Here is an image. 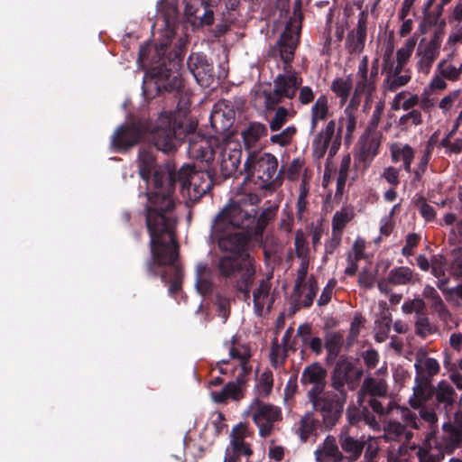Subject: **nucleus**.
Returning <instances> with one entry per match:
<instances>
[{"label": "nucleus", "mask_w": 462, "mask_h": 462, "mask_svg": "<svg viewBox=\"0 0 462 462\" xmlns=\"http://www.w3.org/2000/svg\"><path fill=\"white\" fill-rule=\"evenodd\" d=\"M194 129L192 124H185L180 112L163 111L151 130V141L158 151L169 154L174 152L188 135L192 134L189 137L188 153L202 165L198 166L193 173L190 190H193L195 198H199L214 185L216 171L212 163L216 152L209 140L194 136Z\"/></svg>", "instance_id": "obj_1"}, {"label": "nucleus", "mask_w": 462, "mask_h": 462, "mask_svg": "<svg viewBox=\"0 0 462 462\" xmlns=\"http://www.w3.org/2000/svg\"><path fill=\"white\" fill-rule=\"evenodd\" d=\"M147 231L150 236L151 258L146 262L148 275H160L165 284H169V294L175 296L180 290L183 279L181 266L177 263L179 245L172 230V220L167 215L149 208L147 213Z\"/></svg>", "instance_id": "obj_2"}, {"label": "nucleus", "mask_w": 462, "mask_h": 462, "mask_svg": "<svg viewBox=\"0 0 462 462\" xmlns=\"http://www.w3.org/2000/svg\"><path fill=\"white\" fill-rule=\"evenodd\" d=\"M197 165H183L178 172L168 169L167 171H157L153 174L152 190L144 193L146 204L144 207L145 225L147 226L148 209L153 208L159 213L167 215L172 220V230L176 225L174 216L175 203L172 198L176 182L180 184L182 189L190 192V180L195 172Z\"/></svg>", "instance_id": "obj_3"}, {"label": "nucleus", "mask_w": 462, "mask_h": 462, "mask_svg": "<svg viewBox=\"0 0 462 462\" xmlns=\"http://www.w3.org/2000/svg\"><path fill=\"white\" fill-rule=\"evenodd\" d=\"M328 371L319 363L308 365L302 370L300 383L304 387L310 386L306 393L307 399L314 411L321 416V423L326 430H331L335 425L333 404L330 390H326Z\"/></svg>", "instance_id": "obj_4"}, {"label": "nucleus", "mask_w": 462, "mask_h": 462, "mask_svg": "<svg viewBox=\"0 0 462 462\" xmlns=\"http://www.w3.org/2000/svg\"><path fill=\"white\" fill-rule=\"evenodd\" d=\"M180 58L176 53L160 56L156 65L144 74L143 93L146 98H154L164 93L180 94L183 88L180 73Z\"/></svg>", "instance_id": "obj_5"}, {"label": "nucleus", "mask_w": 462, "mask_h": 462, "mask_svg": "<svg viewBox=\"0 0 462 462\" xmlns=\"http://www.w3.org/2000/svg\"><path fill=\"white\" fill-rule=\"evenodd\" d=\"M278 159L273 154L249 152L244 164L245 180L254 182L261 189L275 190L282 184L283 169L278 171Z\"/></svg>", "instance_id": "obj_6"}, {"label": "nucleus", "mask_w": 462, "mask_h": 462, "mask_svg": "<svg viewBox=\"0 0 462 462\" xmlns=\"http://www.w3.org/2000/svg\"><path fill=\"white\" fill-rule=\"evenodd\" d=\"M346 116L341 117L339 120V127L337 134L336 122L330 120L326 127L322 129L313 139L311 143L313 156L317 159H321L325 156L328 147L329 158L334 157L341 146L342 141V128L346 127L345 143L349 144L351 143L352 134L356 126V117L352 112H348V107L345 110Z\"/></svg>", "instance_id": "obj_7"}, {"label": "nucleus", "mask_w": 462, "mask_h": 462, "mask_svg": "<svg viewBox=\"0 0 462 462\" xmlns=\"http://www.w3.org/2000/svg\"><path fill=\"white\" fill-rule=\"evenodd\" d=\"M222 277L227 279L226 285L242 294L244 300L250 299L251 287L255 276L254 259L250 254H242L238 262L224 259L217 266Z\"/></svg>", "instance_id": "obj_8"}, {"label": "nucleus", "mask_w": 462, "mask_h": 462, "mask_svg": "<svg viewBox=\"0 0 462 462\" xmlns=\"http://www.w3.org/2000/svg\"><path fill=\"white\" fill-rule=\"evenodd\" d=\"M258 213L256 208L246 200L233 201L226 205L214 218L215 230H236L253 235L254 214Z\"/></svg>", "instance_id": "obj_9"}, {"label": "nucleus", "mask_w": 462, "mask_h": 462, "mask_svg": "<svg viewBox=\"0 0 462 462\" xmlns=\"http://www.w3.org/2000/svg\"><path fill=\"white\" fill-rule=\"evenodd\" d=\"M354 364L346 357H340L330 373L331 397L335 425H337L344 412V407L347 401L348 391H351V373Z\"/></svg>", "instance_id": "obj_10"}, {"label": "nucleus", "mask_w": 462, "mask_h": 462, "mask_svg": "<svg viewBox=\"0 0 462 462\" xmlns=\"http://www.w3.org/2000/svg\"><path fill=\"white\" fill-rule=\"evenodd\" d=\"M302 84V78L295 71L287 69L284 74H278L273 79V89H263L265 110L273 111L283 99H292Z\"/></svg>", "instance_id": "obj_11"}, {"label": "nucleus", "mask_w": 462, "mask_h": 462, "mask_svg": "<svg viewBox=\"0 0 462 462\" xmlns=\"http://www.w3.org/2000/svg\"><path fill=\"white\" fill-rule=\"evenodd\" d=\"M247 415L259 430V436L269 437L274 430L275 424L282 420V409L274 404L264 402L258 397L249 404Z\"/></svg>", "instance_id": "obj_12"}, {"label": "nucleus", "mask_w": 462, "mask_h": 462, "mask_svg": "<svg viewBox=\"0 0 462 462\" xmlns=\"http://www.w3.org/2000/svg\"><path fill=\"white\" fill-rule=\"evenodd\" d=\"M254 236L248 233H242L232 229H224L217 232L215 230V222L211 226V237L217 243L221 251L230 253L229 255L240 256L242 254H250L245 251V247Z\"/></svg>", "instance_id": "obj_13"}, {"label": "nucleus", "mask_w": 462, "mask_h": 462, "mask_svg": "<svg viewBox=\"0 0 462 462\" xmlns=\"http://www.w3.org/2000/svg\"><path fill=\"white\" fill-rule=\"evenodd\" d=\"M240 256L232 255H219L215 257L211 265L209 266L207 263L199 262L196 265V287L199 292L202 295L210 294L213 291L212 279L216 277L220 282L226 284L227 279L222 277L217 270V265L224 259H230L234 262H238Z\"/></svg>", "instance_id": "obj_14"}, {"label": "nucleus", "mask_w": 462, "mask_h": 462, "mask_svg": "<svg viewBox=\"0 0 462 462\" xmlns=\"http://www.w3.org/2000/svg\"><path fill=\"white\" fill-rule=\"evenodd\" d=\"M145 132L141 121L121 125L112 136L111 145L116 151L129 149L141 142Z\"/></svg>", "instance_id": "obj_15"}, {"label": "nucleus", "mask_w": 462, "mask_h": 462, "mask_svg": "<svg viewBox=\"0 0 462 462\" xmlns=\"http://www.w3.org/2000/svg\"><path fill=\"white\" fill-rule=\"evenodd\" d=\"M380 140L370 135L361 140L358 151L354 154L356 171L365 172L379 152Z\"/></svg>", "instance_id": "obj_16"}, {"label": "nucleus", "mask_w": 462, "mask_h": 462, "mask_svg": "<svg viewBox=\"0 0 462 462\" xmlns=\"http://www.w3.org/2000/svg\"><path fill=\"white\" fill-rule=\"evenodd\" d=\"M188 69L198 84L208 87L213 82V65L203 53H191L187 60Z\"/></svg>", "instance_id": "obj_17"}, {"label": "nucleus", "mask_w": 462, "mask_h": 462, "mask_svg": "<svg viewBox=\"0 0 462 462\" xmlns=\"http://www.w3.org/2000/svg\"><path fill=\"white\" fill-rule=\"evenodd\" d=\"M298 42L299 40L293 35L292 31L286 27V30L281 35L277 44L272 50L273 55L278 54L282 60L284 64L283 69L285 71L291 69V62Z\"/></svg>", "instance_id": "obj_18"}, {"label": "nucleus", "mask_w": 462, "mask_h": 462, "mask_svg": "<svg viewBox=\"0 0 462 462\" xmlns=\"http://www.w3.org/2000/svg\"><path fill=\"white\" fill-rule=\"evenodd\" d=\"M417 374L415 377V385L413 387V396L409 403L414 409L420 408L434 395L435 387L431 383L430 376H426L418 365H415Z\"/></svg>", "instance_id": "obj_19"}, {"label": "nucleus", "mask_w": 462, "mask_h": 462, "mask_svg": "<svg viewBox=\"0 0 462 462\" xmlns=\"http://www.w3.org/2000/svg\"><path fill=\"white\" fill-rule=\"evenodd\" d=\"M209 121L216 134H223L229 131L235 122V111L226 103H217L210 114Z\"/></svg>", "instance_id": "obj_20"}, {"label": "nucleus", "mask_w": 462, "mask_h": 462, "mask_svg": "<svg viewBox=\"0 0 462 462\" xmlns=\"http://www.w3.org/2000/svg\"><path fill=\"white\" fill-rule=\"evenodd\" d=\"M216 153L218 152L217 162L220 166V172L224 179H228L236 174L237 171L241 158V149H231L228 147L219 148L215 150Z\"/></svg>", "instance_id": "obj_21"}, {"label": "nucleus", "mask_w": 462, "mask_h": 462, "mask_svg": "<svg viewBox=\"0 0 462 462\" xmlns=\"http://www.w3.org/2000/svg\"><path fill=\"white\" fill-rule=\"evenodd\" d=\"M388 386L384 380L368 376L365 378L357 392L356 402L362 406L367 398H386Z\"/></svg>", "instance_id": "obj_22"}, {"label": "nucleus", "mask_w": 462, "mask_h": 462, "mask_svg": "<svg viewBox=\"0 0 462 462\" xmlns=\"http://www.w3.org/2000/svg\"><path fill=\"white\" fill-rule=\"evenodd\" d=\"M368 14L365 11H362L358 15L357 27L356 31H350L346 40V48L350 54L360 53L365 48L366 40Z\"/></svg>", "instance_id": "obj_23"}, {"label": "nucleus", "mask_w": 462, "mask_h": 462, "mask_svg": "<svg viewBox=\"0 0 462 462\" xmlns=\"http://www.w3.org/2000/svg\"><path fill=\"white\" fill-rule=\"evenodd\" d=\"M422 295L430 301L431 309L437 312L439 319L447 326L453 323L455 327L458 326V322L453 320V316L447 309L444 301L436 289L430 285H426L423 289Z\"/></svg>", "instance_id": "obj_24"}, {"label": "nucleus", "mask_w": 462, "mask_h": 462, "mask_svg": "<svg viewBox=\"0 0 462 462\" xmlns=\"http://www.w3.org/2000/svg\"><path fill=\"white\" fill-rule=\"evenodd\" d=\"M346 419L350 425L358 426L361 422L368 425L371 429L379 428L375 416L369 411L365 403L362 406L349 405L346 409Z\"/></svg>", "instance_id": "obj_25"}, {"label": "nucleus", "mask_w": 462, "mask_h": 462, "mask_svg": "<svg viewBox=\"0 0 462 462\" xmlns=\"http://www.w3.org/2000/svg\"><path fill=\"white\" fill-rule=\"evenodd\" d=\"M316 458L320 462H342L344 456L339 450L336 438L328 435L324 439L321 448L315 451Z\"/></svg>", "instance_id": "obj_26"}, {"label": "nucleus", "mask_w": 462, "mask_h": 462, "mask_svg": "<svg viewBox=\"0 0 462 462\" xmlns=\"http://www.w3.org/2000/svg\"><path fill=\"white\" fill-rule=\"evenodd\" d=\"M338 441L342 450L346 454L344 458L347 462H355L360 457L365 447L364 441L353 438L346 432L340 433Z\"/></svg>", "instance_id": "obj_27"}, {"label": "nucleus", "mask_w": 462, "mask_h": 462, "mask_svg": "<svg viewBox=\"0 0 462 462\" xmlns=\"http://www.w3.org/2000/svg\"><path fill=\"white\" fill-rule=\"evenodd\" d=\"M187 12L195 18L199 19L201 25H212L214 23V12L207 0H190L186 5Z\"/></svg>", "instance_id": "obj_28"}, {"label": "nucleus", "mask_w": 462, "mask_h": 462, "mask_svg": "<svg viewBox=\"0 0 462 462\" xmlns=\"http://www.w3.org/2000/svg\"><path fill=\"white\" fill-rule=\"evenodd\" d=\"M241 134L245 149L250 150L255 147L262 137L268 134V129L263 123L252 122L242 131Z\"/></svg>", "instance_id": "obj_29"}, {"label": "nucleus", "mask_w": 462, "mask_h": 462, "mask_svg": "<svg viewBox=\"0 0 462 462\" xmlns=\"http://www.w3.org/2000/svg\"><path fill=\"white\" fill-rule=\"evenodd\" d=\"M157 171H162L161 169H157L156 159L153 152L148 149H142L139 152V173L141 178L149 183L151 177H153V174ZM153 178H152V180Z\"/></svg>", "instance_id": "obj_30"}, {"label": "nucleus", "mask_w": 462, "mask_h": 462, "mask_svg": "<svg viewBox=\"0 0 462 462\" xmlns=\"http://www.w3.org/2000/svg\"><path fill=\"white\" fill-rule=\"evenodd\" d=\"M434 395L439 405L448 410L452 407L457 399V393L452 384L448 382L442 380L437 387H435Z\"/></svg>", "instance_id": "obj_31"}, {"label": "nucleus", "mask_w": 462, "mask_h": 462, "mask_svg": "<svg viewBox=\"0 0 462 462\" xmlns=\"http://www.w3.org/2000/svg\"><path fill=\"white\" fill-rule=\"evenodd\" d=\"M212 400L217 403H227L228 400L239 402L245 397V392L240 387L228 382L220 391L211 393Z\"/></svg>", "instance_id": "obj_32"}, {"label": "nucleus", "mask_w": 462, "mask_h": 462, "mask_svg": "<svg viewBox=\"0 0 462 462\" xmlns=\"http://www.w3.org/2000/svg\"><path fill=\"white\" fill-rule=\"evenodd\" d=\"M417 280L418 273L407 266L394 267L388 273V281L393 285H406L414 283Z\"/></svg>", "instance_id": "obj_33"}, {"label": "nucleus", "mask_w": 462, "mask_h": 462, "mask_svg": "<svg viewBox=\"0 0 462 462\" xmlns=\"http://www.w3.org/2000/svg\"><path fill=\"white\" fill-rule=\"evenodd\" d=\"M277 210V206H269L263 208L258 217L257 213L254 214V221L252 226L254 237L263 236L267 225L275 217Z\"/></svg>", "instance_id": "obj_34"}, {"label": "nucleus", "mask_w": 462, "mask_h": 462, "mask_svg": "<svg viewBox=\"0 0 462 462\" xmlns=\"http://www.w3.org/2000/svg\"><path fill=\"white\" fill-rule=\"evenodd\" d=\"M304 289L308 291L303 295V291H301V297L300 300L298 297H294L295 310H298L300 308H310L313 304L314 299L319 291V285L314 276H310L309 278L304 285Z\"/></svg>", "instance_id": "obj_35"}, {"label": "nucleus", "mask_w": 462, "mask_h": 462, "mask_svg": "<svg viewBox=\"0 0 462 462\" xmlns=\"http://www.w3.org/2000/svg\"><path fill=\"white\" fill-rule=\"evenodd\" d=\"M319 423V420L315 419L312 411H308L301 417L298 433L303 442H306L312 435H316Z\"/></svg>", "instance_id": "obj_36"}, {"label": "nucleus", "mask_w": 462, "mask_h": 462, "mask_svg": "<svg viewBox=\"0 0 462 462\" xmlns=\"http://www.w3.org/2000/svg\"><path fill=\"white\" fill-rule=\"evenodd\" d=\"M443 35L444 32L442 30H436L423 51H420V46L419 47L418 54L428 57L427 59H432L435 60L439 54Z\"/></svg>", "instance_id": "obj_37"}, {"label": "nucleus", "mask_w": 462, "mask_h": 462, "mask_svg": "<svg viewBox=\"0 0 462 462\" xmlns=\"http://www.w3.org/2000/svg\"><path fill=\"white\" fill-rule=\"evenodd\" d=\"M355 217V212L351 208H343L337 211L332 218V233L343 234L346 226Z\"/></svg>", "instance_id": "obj_38"}, {"label": "nucleus", "mask_w": 462, "mask_h": 462, "mask_svg": "<svg viewBox=\"0 0 462 462\" xmlns=\"http://www.w3.org/2000/svg\"><path fill=\"white\" fill-rule=\"evenodd\" d=\"M229 356L233 359H237L240 362V366L243 370L246 371V365H250L252 357V350L248 344H241L237 346H229Z\"/></svg>", "instance_id": "obj_39"}, {"label": "nucleus", "mask_w": 462, "mask_h": 462, "mask_svg": "<svg viewBox=\"0 0 462 462\" xmlns=\"http://www.w3.org/2000/svg\"><path fill=\"white\" fill-rule=\"evenodd\" d=\"M324 341V347L327 352L340 354L344 344L342 333L338 331H328L325 334Z\"/></svg>", "instance_id": "obj_40"}, {"label": "nucleus", "mask_w": 462, "mask_h": 462, "mask_svg": "<svg viewBox=\"0 0 462 462\" xmlns=\"http://www.w3.org/2000/svg\"><path fill=\"white\" fill-rule=\"evenodd\" d=\"M451 21H456L457 23L456 25V32L449 35L448 42L450 44L462 43V4H457L455 6L449 17V22Z\"/></svg>", "instance_id": "obj_41"}, {"label": "nucleus", "mask_w": 462, "mask_h": 462, "mask_svg": "<svg viewBox=\"0 0 462 462\" xmlns=\"http://www.w3.org/2000/svg\"><path fill=\"white\" fill-rule=\"evenodd\" d=\"M274 110L275 114L269 124L272 132L281 130L287 123L289 117H292L294 116V112L290 115V111L284 106H276Z\"/></svg>", "instance_id": "obj_42"}, {"label": "nucleus", "mask_w": 462, "mask_h": 462, "mask_svg": "<svg viewBox=\"0 0 462 462\" xmlns=\"http://www.w3.org/2000/svg\"><path fill=\"white\" fill-rule=\"evenodd\" d=\"M393 160L394 162L402 161L404 170L408 172L411 171V165L414 157L413 149L406 144L402 148L393 151Z\"/></svg>", "instance_id": "obj_43"}, {"label": "nucleus", "mask_w": 462, "mask_h": 462, "mask_svg": "<svg viewBox=\"0 0 462 462\" xmlns=\"http://www.w3.org/2000/svg\"><path fill=\"white\" fill-rule=\"evenodd\" d=\"M328 101L325 95L319 96L310 109V116L320 121H325L328 116Z\"/></svg>", "instance_id": "obj_44"}, {"label": "nucleus", "mask_w": 462, "mask_h": 462, "mask_svg": "<svg viewBox=\"0 0 462 462\" xmlns=\"http://www.w3.org/2000/svg\"><path fill=\"white\" fill-rule=\"evenodd\" d=\"M297 134V127L295 125H290L282 130L279 134L271 135L270 141L273 143L279 144L282 147L288 146L295 134Z\"/></svg>", "instance_id": "obj_45"}, {"label": "nucleus", "mask_w": 462, "mask_h": 462, "mask_svg": "<svg viewBox=\"0 0 462 462\" xmlns=\"http://www.w3.org/2000/svg\"><path fill=\"white\" fill-rule=\"evenodd\" d=\"M422 124V115L419 109H412L400 117L398 126L402 130H407L411 125H420Z\"/></svg>", "instance_id": "obj_46"}, {"label": "nucleus", "mask_w": 462, "mask_h": 462, "mask_svg": "<svg viewBox=\"0 0 462 462\" xmlns=\"http://www.w3.org/2000/svg\"><path fill=\"white\" fill-rule=\"evenodd\" d=\"M330 88L338 97H340L342 102H346L349 97L352 85L348 80L342 78H337L333 80Z\"/></svg>", "instance_id": "obj_47"}, {"label": "nucleus", "mask_w": 462, "mask_h": 462, "mask_svg": "<svg viewBox=\"0 0 462 462\" xmlns=\"http://www.w3.org/2000/svg\"><path fill=\"white\" fill-rule=\"evenodd\" d=\"M226 450L232 452L233 456L237 455L245 457L246 458V462H248L249 457L253 455L251 445L246 441H242L241 439L230 440V445L226 448Z\"/></svg>", "instance_id": "obj_48"}, {"label": "nucleus", "mask_w": 462, "mask_h": 462, "mask_svg": "<svg viewBox=\"0 0 462 462\" xmlns=\"http://www.w3.org/2000/svg\"><path fill=\"white\" fill-rule=\"evenodd\" d=\"M438 70L440 76L451 81L457 80L462 73V68H457L446 60L439 63Z\"/></svg>", "instance_id": "obj_49"}, {"label": "nucleus", "mask_w": 462, "mask_h": 462, "mask_svg": "<svg viewBox=\"0 0 462 462\" xmlns=\"http://www.w3.org/2000/svg\"><path fill=\"white\" fill-rule=\"evenodd\" d=\"M380 307L382 308V311L378 314L377 319H375V328L390 331L393 324L392 314L388 310L386 302H381Z\"/></svg>", "instance_id": "obj_50"}, {"label": "nucleus", "mask_w": 462, "mask_h": 462, "mask_svg": "<svg viewBox=\"0 0 462 462\" xmlns=\"http://www.w3.org/2000/svg\"><path fill=\"white\" fill-rule=\"evenodd\" d=\"M376 91V80L370 75L358 78L356 88V95H363V93H374Z\"/></svg>", "instance_id": "obj_51"}, {"label": "nucleus", "mask_w": 462, "mask_h": 462, "mask_svg": "<svg viewBox=\"0 0 462 462\" xmlns=\"http://www.w3.org/2000/svg\"><path fill=\"white\" fill-rule=\"evenodd\" d=\"M379 399L380 398H367L365 405L367 408H371L373 412L378 414L379 416L389 414L394 407L393 402L389 401L387 405L384 406Z\"/></svg>", "instance_id": "obj_52"}, {"label": "nucleus", "mask_w": 462, "mask_h": 462, "mask_svg": "<svg viewBox=\"0 0 462 462\" xmlns=\"http://www.w3.org/2000/svg\"><path fill=\"white\" fill-rule=\"evenodd\" d=\"M309 195V188L306 182L303 180L300 186V194L296 203V216L299 220H301L303 214L307 209L308 201L307 197Z\"/></svg>", "instance_id": "obj_53"}, {"label": "nucleus", "mask_w": 462, "mask_h": 462, "mask_svg": "<svg viewBox=\"0 0 462 462\" xmlns=\"http://www.w3.org/2000/svg\"><path fill=\"white\" fill-rule=\"evenodd\" d=\"M443 430L449 433V444L453 448L462 445V429L456 427L450 423H445Z\"/></svg>", "instance_id": "obj_54"}, {"label": "nucleus", "mask_w": 462, "mask_h": 462, "mask_svg": "<svg viewBox=\"0 0 462 462\" xmlns=\"http://www.w3.org/2000/svg\"><path fill=\"white\" fill-rule=\"evenodd\" d=\"M416 208L420 210L421 217L426 221H433L436 217V211L432 206L427 203L423 197H420L415 201Z\"/></svg>", "instance_id": "obj_55"}, {"label": "nucleus", "mask_w": 462, "mask_h": 462, "mask_svg": "<svg viewBox=\"0 0 462 462\" xmlns=\"http://www.w3.org/2000/svg\"><path fill=\"white\" fill-rule=\"evenodd\" d=\"M294 246L297 257L301 259L307 257L309 253L308 244L301 229H298L295 233Z\"/></svg>", "instance_id": "obj_56"}, {"label": "nucleus", "mask_w": 462, "mask_h": 462, "mask_svg": "<svg viewBox=\"0 0 462 462\" xmlns=\"http://www.w3.org/2000/svg\"><path fill=\"white\" fill-rule=\"evenodd\" d=\"M416 334L420 337H427L435 332L434 327L427 317H420L415 323Z\"/></svg>", "instance_id": "obj_57"}, {"label": "nucleus", "mask_w": 462, "mask_h": 462, "mask_svg": "<svg viewBox=\"0 0 462 462\" xmlns=\"http://www.w3.org/2000/svg\"><path fill=\"white\" fill-rule=\"evenodd\" d=\"M259 386L263 397L270 395L273 386V377L271 371H265L260 375Z\"/></svg>", "instance_id": "obj_58"}, {"label": "nucleus", "mask_w": 462, "mask_h": 462, "mask_svg": "<svg viewBox=\"0 0 462 462\" xmlns=\"http://www.w3.org/2000/svg\"><path fill=\"white\" fill-rule=\"evenodd\" d=\"M417 456L420 462H440L444 458V454L439 451H432L427 448H419Z\"/></svg>", "instance_id": "obj_59"}, {"label": "nucleus", "mask_w": 462, "mask_h": 462, "mask_svg": "<svg viewBox=\"0 0 462 462\" xmlns=\"http://www.w3.org/2000/svg\"><path fill=\"white\" fill-rule=\"evenodd\" d=\"M411 80V75L409 71H405L404 74H400L396 76L391 77L389 80L387 79L385 81L387 82V89L393 92L397 90L399 88L405 86Z\"/></svg>", "instance_id": "obj_60"}, {"label": "nucleus", "mask_w": 462, "mask_h": 462, "mask_svg": "<svg viewBox=\"0 0 462 462\" xmlns=\"http://www.w3.org/2000/svg\"><path fill=\"white\" fill-rule=\"evenodd\" d=\"M376 273L368 268H364L358 274V284L365 289H372L374 286Z\"/></svg>", "instance_id": "obj_61"}, {"label": "nucleus", "mask_w": 462, "mask_h": 462, "mask_svg": "<svg viewBox=\"0 0 462 462\" xmlns=\"http://www.w3.org/2000/svg\"><path fill=\"white\" fill-rule=\"evenodd\" d=\"M402 311L410 314L412 312L420 313L425 310V302L420 298H415L412 300H408L402 304Z\"/></svg>", "instance_id": "obj_62"}, {"label": "nucleus", "mask_w": 462, "mask_h": 462, "mask_svg": "<svg viewBox=\"0 0 462 462\" xmlns=\"http://www.w3.org/2000/svg\"><path fill=\"white\" fill-rule=\"evenodd\" d=\"M418 366L420 367V371H421L426 376H430V379L432 376L439 374L440 368L438 361L431 357L425 359L423 363V368H421L420 365Z\"/></svg>", "instance_id": "obj_63"}, {"label": "nucleus", "mask_w": 462, "mask_h": 462, "mask_svg": "<svg viewBox=\"0 0 462 462\" xmlns=\"http://www.w3.org/2000/svg\"><path fill=\"white\" fill-rule=\"evenodd\" d=\"M430 145L426 146L425 153L421 156L420 162L418 164V168L414 171V180H420L422 174L425 172L430 159Z\"/></svg>", "instance_id": "obj_64"}]
</instances>
